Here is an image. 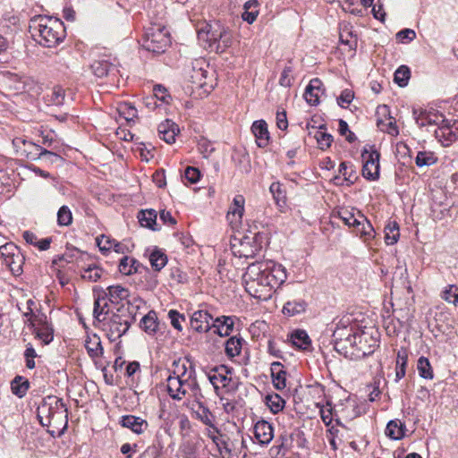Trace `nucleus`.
I'll list each match as a JSON object with an SVG mask.
<instances>
[{
    "label": "nucleus",
    "instance_id": "obj_1",
    "mask_svg": "<svg viewBox=\"0 0 458 458\" xmlns=\"http://www.w3.org/2000/svg\"><path fill=\"white\" fill-rule=\"evenodd\" d=\"M286 278L284 267L272 260L250 264L242 276L246 291L259 300L270 298Z\"/></svg>",
    "mask_w": 458,
    "mask_h": 458
},
{
    "label": "nucleus",
    "instance_id": "obj_2",
    "mask_svg": "<svg viewBox=\"0 0 458 458\" xmlns=\"http://www.w3.org/2000/svg\"><path fill=\"white\" fill-rule=\"evenodd\" d=\"M189 390L195 393L197 397L200 395V387L196 379L194 365L187 358L175 359L166 378L167 394L173 400L181 401Z\"/></svg>",
    "mask_w": 458,
    "mask_h": 458
},
{
    "label": "nucleus",
    "instance_id": "obj_3",
    "mask_svg": "<svg viewBox=\"0 0 458 458\" xmlns=\"http://www.w3.org/2000/svg\"><path fill=\"white\" fill-rule=\"evenodd\" d=\"M37 416L42 427L48 428L52 436H61L67 428L68 409L63 399L54 395L45 397L38 407Z\"/></svg>",
    "mask_w": 458,
    "mask_h": 458
},
{
    "label": "nucleus",
    "instance_id": "obj_4",
    "mask_svg": "<svg viewBox=\"0 0 458 458\" xmlns=\"http://www.w3.org/2000/svg\"><path fill=\"white\" fill-rule=\"evenodd\" d=\"M138 305L131 301L113 307L111 314L101 322L102 328L111 342H114L125 335L131 326L136 321Z\"/></svg>",
    "mask_w": 458,
    "mask_h": 458
},
{
    "label": "nucleus",
    "instance_id": "obj_5",
    "mask_svg": "<svg viewBox=\"0 0 458 458\" xmlns=\"http://www.w3.org/2000/svg\"><path fill=\"white\" fill-rule=\"evenodd\" d=\"M32 36L38 37V43L46 47L58 45L65 38L64 23L59 19L39 17L32 21Z\"/></svg>",
    "mask_w": 458,
    "mask_h": 458
},
{
    "label": "nucleus",
    "instance_id": "obj_6",
    "mask_svg": "<svg viewBox=\"0 0 458 458\" xmlns=\"http://www.w3.org/2000/svg\"><path fill=\"white\" fill-rule=\"evenodd\" d=\"M250 235H245L238 242H233L231 249L234 256L245 259L255 258L267 242V234L261 232H250Z\"/></svg>",
    "mask_w": 458,
    "mask_h": 458
},
{
    "label": "nucleus",
    "instance_id": "obj_7",
    "mask_svg": "<svg viewBox=\"0 0 458 458\" xmlns=\"http://www.w3.org/2000/svg\"><path fill=\"white\" fill-rule=\"evenodd\" d=\"M170 36L165 26L154 24L146 30L143 47L156 54L164 53L170 45Z\"/></svg>",
    "mask_w": 458,
    "mask_h": 458
},
{
    "label": "nucleus",
    "instance_id": "obj_8",
    "mask_svg": "<svg viewBox=\"0 0 458 458\" xmlns=\"http://www.w3.org/2000/svg\"><path fill=\"white\" fill-rule=\"evenodd\" d=\"M349 348L348 357L352 359H362L372 354L378 346L377 338L367 332L357 331L352 336Z\"/></svg>",
    "mask_w": 458,
    "mask_h": 458
},
{
    "label": "nucleus",
    "instance_id": "obj_9",
    "mask_svg": "<svg viewBox=\"0 0 458 458\" xmlns=\"http://www.w3.org/2000/svg\"><path fill=\"white\" fill-rule=\"evenodd\" d=\"M0 256L4 266L9 268L14 276L22 274L25 258L18 246L13 242H7L0 246Z\"/></svg>",
    "mask_w": 458,
    "mask_h": 458
},
{
    "label": "nucleus",
    "instance_id": "obj_10",
    "mask_svg": "<svg viewBox=\"0 0 458 458\" xmlns=\"http://www.w3.org/2000/svg\"><path fill=\"white\" fill-rule=\"evenodd\" d=\"M349 318L346 321L341 319L332 335L334 349L345 357H348L349 348L352 342L351 338H352L355 333L352 327H349Z\"/></svg>",
    "mask_w": 458,
    "mask_h": 458
},
{
    "label": "nucleus",
    "instance_id": "obj_11",
    "mask_svg": "<svg viewBox=\"0 0 458 458\" xmlns=\"http://www.w3.org/2000/svg\"><path fill=\"white\" fill-rule=\"evenodd\" d=\"M13 146L16 154L21 157L30 160L40 159L41 156H51L48 150L32 141L27 140L22 137H16L13 140Z\"/></svg>",
    "mask_w": 458,
    "mask_h": 458
},
{
    "label": "nucleus",
    "instance_id": "obj_12",
    "mask_svg": "<svg viewBox=\"0 0 458 458\" xmlns=\"http://www.w3.org/2000/svg\"><path fill=\"white\" fill-rule=\"evenodd\" d=\"M379 157L377 150L364 149L361 153L363 162L362 175L369 181H376L379 178Z\"/></svg>",
    "mask_w": 458,
    "mask_h": 458
},
{
    "label": "nucleus",
    "instance_id": "obj_13",
    "mask_svg": "<svg viewBox=\"0 0 458 458\" xmlns=\"http://www.w3.org/2000/svg\"><path fill=\"white\" fill-rule=\"evenodd\" d=\"M192 397L193 401L189 404V407L195 418L200 420L204 425L213 428L218 432V428L215 426L214 414L202 402L204 398L202 393L200 392V395L198 397L195 395V393H192Z\"/></svg>",
    "mask_w": 458,
    "mask_h": 458
},
{
    "label": "nucleus",
    "instance_id": "obj_14",
    "mask_svg": "<svg viewBox=\"0 0 458 458\" xmlns=\"http://www.w3.org/2000/svg\"><path fill=\"white\" fill-rule=\"evenodd\" d=\"M224 30L225 26L220 21L205 22L197 30L198 38L199 40L208 43V47L215 49Z\"/></svg>",
    "mask_w": 458,
    "mask_h": 458
},
{
    "label": "nucleus",
    "instance_id": "obj_15",
    "mask_svg": "<svg viewBox=\"0 0 458 458\" xmlns=\"http://www.w3.org/2000/svg\"><path fill=\"white\" fill-rule=\"evenodd\" d=\"M436 139L444 146L448 147L458 140V120L453 122L445 119L434 131Z\"/></svg>",
    "mask_w": 458,
    "mask_h": 458
},
{
    "label": "nucleus",
    "instance_id": "obj_16",
    "mask_svg": "<svg viewBox=\"0 0 458 458\" xmlns=\"http://www.w3.org/2000/svg\"><path fill=\"white\" fill-rule=\"evenodd\" d=\"M108 302L109 300L103 289H100L98 293L96 289H94L93 318L95 322L101 323L110 316L113 307L110 308Z\"/></svg>",
    "mask_w": 458,
    "mask_h": 458
},
{
    "label": "nucleus",
    "instance_id": "obj_17",
    "mask_svg": "<svg viewBox=\"0 0 458 458\" xmlns=\"http://www.w3.org/2000/svg\"><path fill=\"white\" fill-rule=\"evenodd\" d=\"M413 118L420 127H424L427 125H437V127L441 124L442 122H445V117L442 114L436 112L434 109H413L412 111Z\"/></svg>",
    "mask_w": 458,
    "mask_h": 458
},
{
    "label": "nucleus",
    "instance_id": "obj_18",
    "mask_svg": "<svg viewBox=\"0 0 458 458\" xmlns=\"http://www.w3.org/2000/svg\"><path fill=\"white\" fill-rule=\"evenodd\" d=\"M244 205L245 199L242 195L238 194L234 196L226 215V218L233 227L241 225L245 210Z\"/></svg>",
    "mask_w": 458,
    "mask_h": 458
},
{
    "label": "nucleus",
    "instance_id": "obj_19",
    "mask_svg": "<svg viewBox=\"0 0 458 458\" xmlns=\"http://www.w3.org/2000/svg\"><path fill=\"white\" fill-rule=\"evenodd\" d=\"M325 93V88L322 81L318 78H313L310 81L305 89L304 98L310 106H318L319 98Z\"/></svg>",
    "mask_w": 458,
    "mask_h": 458
},
{
    "label": "nucleus",
    "instance_id": "obj_20",
    "mask_svg": "<svg viewBox=\"0 0 458 458\" xmlns=\"http://www.w3.org/2000/svg\"><path fill=\"white\" fill-rule=\"evenodd\" d=\"M105 291L109 302L113 307L124 304L126 301H131L128 298L130 297L129 289L120 285H110Z\"/></svg>",
    "mask_w": 458,
    "mask_h": 458
},
{
    "label": "nucleus",
    "instance_id": "obj_21",
    "mask_svg": "<svg viewBox=\"0 0 458 458\" xmlns=\"http://www.w3.org/2000/svg\"><path fill=\"white\" fill-rule=\"evenodd\" d=\"M254 437L259 445H268L274 437L272 424L264 420L257 421L254 425Z\"/></svg>",
    "mask_w": 458,
    "mask_h": 458
},
{
    "label": "nucleus",
    "instance_id": "obj_22",
    "mask_svg": "<svg viewBox=\"0 0 458 458\" xmlns=\"http://www.w3.org/2000/svg\"><path fill=\"white\" fill-rule=\"evenodd\" d=\"M119 423L123 428H126L137 435L143 434L148 428L146 420L134 415L122 416Z\"/></svg>",
    "mask_w": 458,
    "mask_h": 458
},
{
    "label": "nucleus",
    "instance_id": "obj_23",
    "mask_svg": "<svg viewBox=\"0 0 458 458\" xmlns=\"http://www.w3.org/2000/svg\"><path fill=\"white\" fill-rule=\"evenodd\" d=\"M212 319V316L207 310H197L191 316V326L199 333H206L211 329Z\"/></svg>",
    "mask_w": 458,
    "mask_h": 458
},
{
    "label": "nucleus",
    "instance_id": "obj_24",
    "mask_svg": "<svg viewBox=\"0 0 458 458\" xmlns=\"http://www.w3.org/2000/svg\"><path fill=\"white\" fill-rule=\"evenodd\" d=\"M233 327L234 317L221 316L213 320L211 329L213 328L214 333L220 336H228L233 332Z\"/></svg>",
    "mask_w": 458,
    "mask_h": 458
},
{
    "label": "nucleus",
    "instance_id": "obj_25",
    "mask_svg": "<svg viewBox=\"0 0 458 458\" xmlns=\"http://www.w3.org/2000/svg\"><path fill=\"white\" fill-rule=\"evenodd\" d=\"M251 131L259 148H266L269 144L270 135L267 124L264 120L255 121L251 125Z\"/></svg>",
    "mask_w": 458,
    "mask_h": 458
},
{
    "label": "nucleus",
    "instance_id": "obj_26",
    "mask_svg": "<svg viewBox=\"0 0 458 458\" xmlns=\"http://www.w3.org/2000/svg\"><path fill=\"white\" fill-rule=\"evenodd\" d=\"M90 69L93 74L98 78L108 77L114 75L118 72L116 66L109 62L107 59L95 60Z\"/></svg>",
    "mask_w": 458,
    "mask_h": 458
},
{
    "label": "nucleus",
    "instance_id": "obj_27",
    "mask_svg": "<svg viewBox=\"0 0 458 458\" xmlns=\"http://www.w3.org/2000/svg\"><path fill=\"white\" fill-rule=\"evenodd\" d=\"M159 137L168 144L175 141V137L180 130L178 125L172 120L166 119L157 128Z\"/></svg>",
    "mask_w": 458,
    "mask_h": 458
},
{
    "label": "nucleus",
    "instance_id": "obj_28",
    "mask_svg": "<svg viewBox=\"0 0 458 458\" xmlns=\"http://www.w3.org/2000/svg\"><path fill=\"white\" fill-rule=\"evenodd\" d=\"M271 377L272 383L276 389L283 390L286 387V375L284 365L279 361L271 363Z\"/></svg>",
    "mask_w": 458,
    "mask_h": 458
},
{
    "label": "nucleus",
    "instance_id": "obj_29",
    "mask_svg": "<svg viewBox=\"0 0 458 458\" xmlns=\"http://www.w3.org/2000/svg\"><path fill=\"white\" fill-rule=\"evenodd\" d=\"M232 369L225 366L220 365L218 367L214 368L210 374L208 375V379L210 383L214 386L216 389L218 388V383L222 384L223 386H225L227 383L231 380L228 377V374H231Z\"/></svg>",
    "mask_w": 458,
    "mask_h": 458
},
{
    "label": "nucleus",
    "instance_id": "obj_30",
    "mask_svg": "<svg viewBox=\"0 0 458 458\" xmlns=\"http://www.w3.org/2000/svg\"><path fill=\"white\" fill-rule=\"evenodd\" d=\"M84 345L89 356L91 359H97L103 355L104 350L101 344L100 337L98 335L93 334L91 335H88Z\"/></svg>",
    "mask_w": 458,
    "mask_h": 458
},
{
    "label": "nucleus",
    "instance_id": "obj_31",
    "mask_svg": "<svg viewBox=\"0 0 458 458\" xmlns=\"http://www.w3.org/2000/svg\"><path fill=\"white\" fill-rule=\"evenodd\" d=\"M406 426L400 420H390L386 428L385 434L393 440H401L405 436Z\"/></svg>",
    "mask_w": 458,
    "mask_h": 458
},
{
    "label": "nucleus",
    "instance_id": "obj_32",
    "mask_svg": "<svg viewBox=\"0 0 458 458\" xmlns=\"http://www.w3.org/2000/svg\"><path fill=\"white\" fill-rule=\"evenodd\" d=\"M140 328L147 334L153 335L158 328L157 313L154 310L148 311L140 322Z\"/></svg>",
    "mask_w": 458,
    "mask_h": 458
},
{
    "label": "nucleus",
    "instance_id": "obj_33",
    "mask_svg": "<svg viewBox=\"0 0 458 458\" xmlns=\"http://www.w3.org/2000/svg\"><path fill=\"white\" fill-rule=\"evenodd\" d=\"M157 212L154 209L141 210L139 212L138 219L141 226L158 231L160 228L157 224Z\"/></svg>",
    "mask_w": 458,
    "mask_h": 458
},
{
    "label": "nucleus",
    "instance_id": "obj_34",
    "mask_svg": "<svg viewBox=\"0 0 458 458\" xmlns=\"http://www.w3.org/2000/svg\"><path fill=\"white\" fill-rule=\"evenodd\" d=\"M408 364V352L405 348H401L397 352L395 364V382L400 381L406 374V367Z\"/></svg>",
    "mask_w": 458,
    "mask_h": 458
},
{
    "label": "nucleus",
    "instance_id": "obj_35",
    "mask_svg": "<svg viewBox=\"0 0 458 458\" xmlns=\"http://www.w3.org/2000/svg\"><path fill=\"white\" fill-rule=\"evenodd\" d=\"M342 417L347 420H352L360 416L364 411L355 401L348 400L341 409Z\"/></svg>",
    "mask_w": 458,
    "mask_h": 458
},
{
    "label": "nucleus",
    "instance_id": "obj_36",
    "mask_svg": "<svg viewBox=\"0 0 458 458\" xmlns=\"http://www.w3.org/2000/svg\"><path fill=\"white\" fill-rule=\"evenodd\" d=\"M307 302L304 300L297 299L288 301L283 307V313L284 315L293 317L305 312Z\"/></svg>",
    "mask_w": 458,
    "mask_h": 458
},
{
    "label": "nucleus",
    "instance_id": "obj_37",
    "mask_svg": "<svg viewBox=\"0 0 458 458\" xmlns=\"http://www.w3.org/2000/svg\"><path fill=\"white\" fill-rule=\"evenodd\" d=\"M245 341L241 336H231L226 342H225V352L228 358L232 359L238 355H240L242 348V344Z\"/></svg>",
    "mask_w": 458,
    "mask_h": 458
},
{
    "label": "nucleus",
    "instance_id": "obj_38",
    "mask_svg": "<svg viewBox=\"0 0 458 458\" xmlns=\"http://www.w3.org/2000/svg\"><path fill=\"white\" fill-rule=\"evenodd\" d=\"M269 191L274 198V200L276 204V206L282 210L284 208L286 207V192L284 189L283 188V185L278 182H272Z\"/></svg>",
    "mask_w": 458,
    "mask_h": 458
},
{
    "label": "nucleus",
    "instance_id": "obj_39",
    "mask_svg": "<svg viewBox=\"0 0 458 458\" xmlns=\"http://www.w3.org/2000/svg\"><path fill=\"white\" fill-rule=\"evenodd\" d=\"M358 215L359 217L360 218V226L356 228L360 237L364 238V241H368L374 238L376 233L371 223L360 211H358Z\"/></svg>",
    "mask_w": 458,
    "mask_h": 458
},
{
    "label": "nucleus",
    "instance_id": "obj_40",
    "mask_svg": "<svg viewBox=\"0 0 458 458\" xmlns=\"http://www.w3.org/2000/svg\"><path fill=\"white\" fill-rule=\"evenodd\" d=\"M385 242L387 245H393L396 243L400 237L399 225L395 221H388L386 225L385 229Z\"/></svg>",
    "mask_w": 458,
    "mask_h": 458
},
{
    "label": "nucleus",
    "instance_id": "obj_41",
    "mask_svg": "<svg viewBox=\"0 0 458 458\" xmlns=\"http://www.w3.org/2000/svg\"><path fill=\"white\" fill-rule=\"evenodd\" d=\"M29 387V380L21 376H16L11 382L12 393L20 398L27 394Z\"/></svg>",
    "mask_w": 458,
    "mask_h": 458
},
{
    "label": "nucleus",
    "instance_id": "obj_42",
    "mask_svg": "<svg viewBox=\"0 0 458 458\" xmlns=\"http://www.w3.org/2000/svg\"><path fill=\"white\" fill-rule=\"evenodd\" d=\"M292 343L294 346L301 350H309L311 346V341L304 330H296L292 334Z\"/></svg>",
    "mask_w": 458,
    "mask_h": 458
},
{
    "label": "nucleus",
    "instance_id": "obj_43",
    "mask_svg": "<svg viewBox=\"0 0 458 458\" xmlns=\"http://www.w3.org/2000/svg\"><path fill=\"white\" fill-rule=\"evenodd\" d=\"M339 40L341 44L348 46L350 49L357 47V36L347 25L340 29Z\"/></svg>",
    "mask_w": 458,
    "mask_h": 458
},
{
    "label": "nucleus",
    "instance_id": "obj_44",
    "mask_svg": "<svg viewBox=\"0 0 458 458\" xmlns=\"http://www.w3.org/2000/svg\"><path fill=\"white\" fill-rule=\"evenodd\" d=\"M149 262L156 271H160L167 263V256L161 250L156 249L149 255Z\"/></svg>",
    "mask_w": 458,
    "mask_h": 458
},
{
    "label": "nucleus",
    "instance_id": "obj_45",
    "mask_svg": "<svg viewBox=\"0 0 458 458\" xmlns=\"http://www.w3.org/2000/svg\"><path fill=\"white\" fill-rule=\"evenodd\" d=\"M338 171L344 176V180L347 182L348 185L353 184L357 179L356 170L350 162H342Z\"/></svg>",
    "mask_w": 458,
    "mask_h": 458
},
{
    "label": "nucleus",
    "instance_id": "obj_46",
    "mask_svg": "<svg viewBox=\"0 0 458 458\" xmlns=\"http://www.w3.org/2000/svg\"><path fill=\"white\" fill-rule=\"evenodd\" d=\"M417 369L420 377L425 379H432L434 377L433 369L428 358L421 356L417 361Z\"/></svg>",
    "mask_w": 458,
    "mask_h": 458
},
{
    "label": "nucleus",
    "instance_id": "obj_47",
    "mask_svg": "<svg viewBox=\"0 0 458 458\" xmlns=\"http://www.w3.org/2000/svg\"><path fill=\"white\" fill-rule=\"evenodd\" d=\"M265 400L266 404L274 414L281 411L285 404V401L277 394H267Z\"/></svg>",
    "mask_w": 458,
    "mask_h": 458
},
{
    "label": "nucleus",
    "instance_id": "obj_48",
    "mask_svg": "<svg viewBox=\"0 0 458 458\" xmlns=\"http://www.w3.org/2000/svg\"><path fill=\"white\" fill-rule=\"evenodd\" d=\"M36 338L42 341L44 344H50L54 339V330L52 326H44V327L32 328Z\"/></svg>",
    "mask_w": 458,
    "mask_h": 458
},
{
    "label": "nucleus",
    "instance_id": "obj_49",
    "mask_svg": "<svg viewBox=\"0 0 458 458\" xmlns=\"http://www.w3.org/2000/svg\"><path fill=\"white\" fill-rule=\"evenodd\" d=\"M377 125L381 131L388 133L391 136H397L399 134V130L396 125V122L391 116L388 117L387 122H385L382 119H377Z\"/></svg>",
    "mask_w": 458,
    "mask_h": 458
},
{
    "label": "nucleus",
    "instance_id": "obj_50",
    "mask_svg": "<svg viewBox=\"0 0 458 458\" xmlns=\"http://www.w3.org/2000/svg\"><path fill=\"white\" fill-rule=\"evenodd\" d=\"M47 98L50 105L61 106L64 102V89L62 87L55 86L52 89L51 92L47 94Z\"/></svg>",
    "mask_w": 458,
    "mask_h": 458
},
{
    "label": "nucleus",
    "instance_id": "obj_51",
    "mask_svg": "<svg viewBox=\"0 0 458 458\" xmlns=\"http://www.w3.org/2000/svg\"><path fill=\"white\" fill-rule=\"evenodd\" d=\"M72 223V213L68 206H62L57 211V225L69 226Z\"/></svg>",
    "mask_w": 458,
    "mask_h": 458
},
{
    "label": "nucleus",
    "instance_id": "obj_52",
    "mask_svg": "<svg viewBox=\"0 0 458 458\" xmlns=\"http://www.w3.org/2000/svg\"><path fill=\"white\" fill-rule=\"evenodd\" d=\"M437 162V157L433 152L430 151H419L415 158V163L418 166H429Z\"/></svg>",
    "mask_w": 458,
    "mask_h": 458
},
{
    "label": "nucleus",
    "instance_id": "obj_53",
    "mask_svg": "<svg viewBox=\"0 0 458 458\" xmlns=\"http://www.w3.org/2000/svg\"><path fill=\"white\" fill-rule=\"evenodd\" d=\"M233 44V35L232 32L225 27V30H223V33L221 35V38L219 39V42L216 46V53H223L225 52L228 47H230Z\"/></svg>",
    "mask_w": 458,
    "mask_h": 458
},
{
    "label": "nucleus",
    "instance_id": "obj_54",
    "mask_svg": "<svg viewBox=\"0 0 458 458\" xmlns=\"http://www.w3.org/2000/svg\"><path fill=\"white\" fill-rule=\"evenodd\" d=\"M411 77V71L406 65H401L394 72V81L400 87H405Z\"/></svg>",
    "mask_w": 458,
    "mask_h": 458
},
{
    "label": "nucleus",
    "instance_id": "obj_55",
    "mask_svg": "<svg viewBox=\"0 0 458 458\" xmlns=\"http://www.w3.org/2000/svg\"><path fill=\"white\" fill-rule=\"evenodd\" d=\"M103 270L99 267L96 265H89L87 268H85L81 274V277L84 280L97 282L100 279L102 276Z\"/></svg>",
    "mask_w": 458,
    "mask_h": 458
},
{
    "label": "nucleus",
    "instance_id": "obj_56",
    "mask_svg": "<svg viewBox=\"0 0 458 458\" xmlns=\"http://www.w3.org/2000/svg\"><path fill=\"white\" fill-rule=\"evenodd\" d=\"M339 217L341 220L348 226H360V217L359 215L355 216L354 213L349 211L348 209H342L339 211Z\"/></svg>",
    "mask_w": 458,
    "mask_h": 458
},
{
    "label": "nucleus",
    "instance_id": "obj_57",
    "mask_svg": "<svg viewBox=\"0 0 458 458\" xmlns=\"http://www.w3.org/2000/svg\"><path fill=\"white\" fill-rule=\"evenodd\" d=\"M119 114L127 121L133 120L137 117V109L131 103H121L117 108Z\"/></svg>",
    "mask_w": 458,
    "mask_h": 458
},
{
    "label": "nucleus",
    "instance_id": "obj_58",
    "mask_svg": "<svg viewBox=\"0 0 458 458\" xmlns=\"http://www.w3.org/2000/svg\"><path fill=\"white\" fill-rule=\"evenodd\" d=\"M84 257H89V254L77 248H67L64 252V262L72 263L78 259H84Z\"/></svg>",
    "mask_w": 458,
    "mask_h": 458
},
{
    "label": "nucleus",
    "instance_id": "obj_59",
    "mask_svg": "<svg viewBox=\"0 0 458 458\" xmlns=\"http://www.w3.org/2000/svg\"><path fill=\"white\" fill-rule=\"evenodd\" d=\"M153 93H154V97L157 100H159L163 103H165V104H168L172 98L170 94L167 92V89L160 84L154 86Z\"/></svg>",
    "mask_w": 458,
    "mask_h": 458
},
{
    "label": "nucleus",
    "instance_id": "obj_60",
    "mask_svg": "<svg viewBox=\"0 0 458 458\" xmlns=\"http://www.w3.org/2000/svg\"><path fill=\"white\" fill-rule=\"evenodd\" d=\"M113 243H114V239H111L104 234L97 238V245L102 253L109 251L113 248Z\"/></svg>",
    "mask_w": 458,
    "mask_h": 458
},
{
    "label": "nucleus",
    "instance_id": "obj_61",
    "mask_svg": "<svg viewBox=\"0 0 458 458\" xmlns=\"http://www.w3.org/2000/svg\"><path fill=\"white\" fill-rule=\"evenodd\" d=\"M316 139L321 149L329 148L334 140L331 134L322 131H318Z\"/></svg>",
    "mask_w": 458,
    "mask_h": 458
},
{
    "label": "nucleus",
    "instance_id": "obj_62",
    "mask_svg": "<svg viewBox=\"0 0 458 458\" xmlns=\"http://www.w3.org/2000/svg\"><path fill=\"white\" fill-rule=\"evenodd\" d=\"M168 318H170L171 320V324L172 326L177 329L178 331H182V324H181V320H184V316L180 314L177 310H170L168 311Z\"/></svg>",
    "mask_w": 458,
    "mask_h": 458
},
{
    "label": "nucleus",
    "instance_id": "obj_63",
    "mask_svg": "<svg viewBox=\"0 0 458 458\" xmlns=\"http://www.w3.org/2000/svg\"><path fill=\"white\" fill-rule=\"evenodd\" d=\"M353 98V91L349 89H346L343 90L340 96L337 98V104L342 107H345L347 105L351 104Z\"/></svg>",
    "mask_w": 458,
    "mask_h": 458
},
{
    "label": "nucleus",
    "instance_id": "obj_64",
    "mask_svg": "<svg viewBox=\"0 0 458 458\" xmlns=\"http://www.w3.org/2000/svg\"><path fill=\"white\" fill-rule=\"evenodd\" d=\"M184 176L191 183H196L199 180L200 172L196 167L188 166L185 169Z\"/></svg>",
    "mask_w": 458,
    "mask_h": 458
}]
</instances>
